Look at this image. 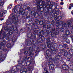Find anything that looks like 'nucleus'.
<instances>
[{
	"instance_id": "f257e3e1",
	"label": "nucleus",
	"mask_w": 73,
	"mask_h": 73,
	"mask_svg": "<svg viewBox=\"0 0 73 73\" xmlns=\"http://www.w3.org/2000/svg\"><path fill=\"white\" fill-rule=\"evenodd\" d=\"M37 5V7H35L33 8V11H35L36 12H39L40 13L41 15H45V13L43 11H44L45 13H46L47 16L48 17H50V16H52V14H53L55 13L56 11L54 10L53 11L52 10V7H53V4L50 5L49 6L47 7L45 6L44 7V5H43V6L42 5H38L36 4Z\"/></svg>"
},
{
	"instance_id": "f03ea898",
	"label": "nucleus",
	"mask_w": 73,
	"mask_h": 73,
	"mask_svg": "<svg viewBox=\"0 0 73 73\" xmlns=\"http://www.w3.org/2000/svg\"><path fill=\"white\" fill-rule=\"evenodd\" d=\"M33 36H35V35H33L32 36V37H31L30 38H29V39L30 40H28L27 41V46H31L32 45L33 48L31 49H29V56L30 57H32L33 55L32 53L33 52V54H35L36 56H37L38 54V53L40 52V48L39 47H36V50H34L33 48H36V45L35 44H36V45H37L38 43L37 42H35V41L34 40L35 39H36V38H34V37Z\"/></svg>"
},
{
	"instance_id": "7ed1b4c3",
	"label": "nucleus",
	"mask_w": 73,
	"mask_h": 73,
	"mask_svg": "<svg viewBox=\"0 0 73 73\" xmlns=\"http://www.w3.org/2000/svg\"><path fill=\"white\" fill-rule=\"evenodd\" d=\"M3 29H2L1 31H0V48H0L1 50H3V52H6L7 50L6 49H4L5 48V44H6V40L4 38L6 37V33L3 31ZM2 35L1 36V34ZM0 52H1L0 53V54H1L3 53V52L1 50H0Z\"/></svg>"
},
{
	"instance_id": "20e7f679",
	"label": "nucleus",
	"mask_w": 73,
	"mask_h": 73,
	"mask_svg": "<svg viewBox=\"0 0 73 73\" xmlns=\"http://www.w3.org/2000/svg\"><path fill=\"white\" fill-rule=\"evenodd\" d=\"M52 4H53V6H54V7H55V8L53 10L52 7V11H53V10L55 11V13H53V14H51L52 15L50 17H49L48 16V14L46 15V16L44 15V17H46V19H48V18H51L52 20V21H51V23L54 24V21H56V22H57V21H58V17H57L58 15H57V13L56 12H58L59 9L57 7L58 6L57 3H56L55 2H52Z\"/></svg>"
},
{
	"instance_id": "39448f33",
	"label": "nucleus",
	"mask_w": 73,
	"mask_h": 73,
	"mask_svg": "<svg viewBox=\"0 0 73 73\" xmlns=\"http://www.w3.org/2000/svg\"><path fill=\"white\" fill-rule=\"evenodd\" d=\"M19 9V13H17L18 12V11H17V10L16 9V8H13V9H12V11L14 13H16V15H13L12 16V17L13 20H16V19H17V20H18V17H19V16H20V15H22V13H23V8L21 7V6H20V5H19L18 7Z\"/></svg>"
},
{
	"instance_id": "423d86ee",
	"label": "nucleus",
	"mask_w": 73,
	"mask_h": 73,
	"mask_svg": "<svg viewBox=\"0 0 73 73\" xmlns=\"http://www.w3.org/2000/svg\"><path fill=\"white\" fill-rule=\"evenodd\" d=\"M59 24H60V25H62V27H65L66 28H70L71 29L72 28L73 26L70 22H68V23H65L63 22L62 21H58L56 22V27H58V25H59Z\"/></svg>"
},
{
	"instance_id": "0eeeda50",
	"label": "nucleus",
	"mask_w": 73,
	"mask_h": 73,
	"mask_svg": "<svg viewBox=\"0 0 73 73\" xmlns=\"http://www.w3.org/2000/svg\"><path fill=\"white\" fill-rule=\"evenodd\" d=\"M52 55H51V56L49 57L50 58L49 59V60L51 62H55L57 61V60L58 61H61L62 60V58L61 57L62 56V54L61 52H58L57 55H56L55 57L53 58V59L51 57Z\"/></svg>"
},
{
	"instance_id": "6e6552de",
	"label": "nucleus",
	"mask_w": 73,
	"mask_h": 73,
	"mask_svg": "<svg viewBox=\"0 0 73 73\" xmlns=\"http://www.w3.org/2000/svg\"><path fill=\"white\" fill-rule=\"evenodd\" d=\"M4 29L6 32H8V34L9 35H12L13 34V33L12 31L14 30V27L12 24H8L7 26H6L5 27Z\"/></svg>"
},
{
	"instance_id": "1a4fd4ad",
	"label": "nucleus",
	"mask_w": 73,
	"mask_h": 73,
	"mask_svg": "<svg viewBox=\"0 0 73 73\" xmlns=\"http://www.w3.org/2000/svg\"><path fill=\"white\" fill-rule=\"evenodd\" d=\"M50 48H51L50 49L47 50H46V54H44L45 58L46 60L49 58L51 56V55L52 54V51L51 50H53L55 49V48L53 46H51Z\"/></svg>"
},
{
	"instance_id": "9d476101",
	"label": "nucleus",
	"mask_w": 73,
	"mask_h": 73,
	"mask_svg": "<svg viewBox=\"0 0 73 73\" xmlns=\"http://www.w3.org/2000/svg\"><path fill=\"white\" fill-rule=\"evenodd\" d=\"M35 60H34V61L32 62V63L30 61H28L26 64V65L27 66H29L30 65H31L32 66H31L27 68L28 69L29 71H30L31 73H32L33 70L35 69V67L34 66L35 64Z\"/></svg>"
},
{
	"instance_id": "9b49d317",
	"label": "nucleus",
	"mask_w": 73,
	"mask_h": 73,
	"mask_svg": "<svg viewBox=\"0 0 73 73\" xmlns=\"http://www.w3.org/2000/svg\"><path fill=\"white\" fill-rule=\"evenodd\" d=\"M56 31L55 32H50L49 33V36H51L52 37H54V36H59L60 35V31L59 28L58 27H56Z\"/></svg>"
},
{
	"instance_id": "f8f14e48",
	"label": "nucleus",
	"mask_w": 73,
	"mask_h": 73,
	"mask_svg": "<svg viewBox=\"0 0 73 73\" xmlns=\"http://www.w3.org/2000/svg\"><path fill=\"white\" fill-rule=\"evenodd\" d=\"M13 15V13H11L10 14L9 16V18H8L9 19V20L11 24H12V23H13L14 24H15V25H17L18 24L17 22L19 20V19H18V20H17V19L13 20V18H12V17H11V16H12V15Z\"/></svg>"
},
{
	"instance_id": "ddd939ff",
	"label": "nucleus",
	"mask_w": 73,
	"mask_h": 73,
	"mask_svg": "<svg viewBox=\"0 0 73 73\" xmlns=\"http://www.w3.org/2000/svg\"><path fill=\"white\" fill-rule=\"evenodd\" d=\"M45 31V30L43 29V30H41L40 32H38V31H37V32L35 33V34H33V35L35 36H33L34 38H36V37H38L39 36H41V35H44V32Z\"/></svg>"
},
{
	"instance_id": "4468645a",
	"label": "nucleus",
	"mask_w": 73,
	"mask_h": 73,
	"mask_svg": "<svg viewBox=\"0 0 73 73\" xmlns=\"http://www.w3.org/2000/svg\"><path fill=\"white\" fill-rule=\"evenodd\" d=\"M41 20H39L38 19H36L35 20V22L36 23V24L37 25H42L44 24V17L43 19H40Z\"/></svg>"
},
{
	"instance_id": "2eb2a0df",
	"label": "nucleus",
	"mask_w": 73,
	"mask_h": 73,
	"mask_svg": "<svg viewBox=\"0 0 73 73\" xmlns=\"http://www.w3.org/2000/svg\"><path fill=\"white\" fill-rule=\"evenodd\" d=\"M30 57H29L27 58V57H25V58H23V60L22 61H21V60H19L18 61V62H19V64L21 65H22L23 66H24V65H25V64L26 63V61L27 60H29Z\"/></svg>"
},
{
	"instance_id": "dca6fc26",
	"label": "nucleus",
	"mask_w": 73,
	"mask_h": 73,
	"mask_svg": "<svg viewBox=\"0 0 73 73\" xmlns=\"http://www.w3.org/2000/svg\"><path fill=\"white\" fill-rule=\"evenodd\" d=\"M33 31L34 33L30 32L27 34V37L28 38H31V37H32L33 35V34L35 35V33H36L37 31H38V30H37V29H36V28H34L33 29Z\"/></svg>"
},
{
	"instance_id": "f3484780",
	"label": "nucleus",
	"mask_w": 73,
	"mask_h": 73,
	"mask_svg": "<svg viewBox=\"0 0 73 73\" xmlns=\"http://www.w3.org/2000/svg\"><path fill=\"white\" fill-rule=\"evenodd\" d=\"M52 62H51L50 61L48 62V65L49 66V69L50 70H52V71L55 70V69H56V67L54 65L50 64L52 63Z\"/></svg>"
},
{
	"instance_id": "a211bd4d",
	"label": "nucleus",
	"mask_w": 73,
	"mask_h": 73,
	"mask_svg": "<svg viewBox=\"0 0 73 73\" xmlns=\"http://www.w3.org/2000/svg\"><path fill=\"white\" fill-rule=\"evenodd\" d=\"M60 52H58V53H61L62 54V55L64 54V56L66 57H67V56L69 55V51L67 50H65V49H63L61 50Z\"/></svg>"
},
{
	"instance_id": "6ab92c4d",
	"label": "nucleus",
	"mask_w": 73,
	"mask_h": 73,
	"mask_svg": "<svg viewBox=\"0 0 73 73\" xmlns=\"http://www.w3.org/2000/svg\"><path fill=\"white\" fill-rule=\"evenodd\" d=\"M34 16L35 18L39 17V19H43V14H41L40 13L36 11L35 13Z\"/></svg>"
},
{
	"instance_id": "aec40b11",
	"label": "nucleus",
	"mask_w": 73,
	"mask_h": 73,
	"mask_svg": "<svg viewBox=\"0 0 73 73\" xmlns=\"http://www.w3.org/2000/svg\"><path fill=\"white\" fill-rule=\"evenodd\" d=\"M46 26V31H48L49 30V29H51V28H53L54 26V24L52 23L50 25H47Z\"/></svg>"
},
{
	"instance_id": "412c9836",
	"label": "nucleus",
	"mask_w": 73,
	"mask_h": 73,
	"mask_svg": "<svg viewBox=\"0 0 73 73\" xmlns=\"http://www.w3.org/2000/svg\"><path fill=\"white\" fill-rule=\"evenodd\" d=\"M27 72L28 70L26 68H24L23 67L21 68L20 71V73H27Z\"/></svg>"
},
{
	"instance_id": "4be33fe9",
	"label": "nucleus",
	"mask_w": 73,
	"mask_h": 73,
	"mask_svg": "<svg viewBox=\"0 0 73 73\" xmlns=\"http://www.w3.org/2000/svg\"><path fill=\"white\" fill-rule=\"evenodd\" d=\"M63 39L64 40H65L67 44H70V40L69 39H68V36H63Z\"/></svg>"
},
{
	"instance_id": "5701e85b",
	"label": "nucleus",
	"mask_w": 73,
	"mask_h": 73,
	"mask_svg": "<svg viewBox=\"0 0 73 73\" xmlns=\"http://www.w3.org/2000/svg\"><path fill=\"white\" fill-rule=\"evenodd\" d=\"M5 56H4V54H3L0 56V62H3V61H4L5 60Z\"/></svg>"
},
{
	"instance_id": "b1692460",
	"label": "nucleus",
	"mask_w": 73,
	"mask_h": 73,
	"mask_svg": "<svg viewBox=\"0 0 73 73\" xmlns=\"http://www.w3.org/2000/svg\"><path fill=\"white\" fill-rule=\"evenodd\" d=\"M33 21H32V19H29V20L28 21V23H29V24H30V25H31V26H33V27H35L36 25V23H33Z\"/></svg>"
},
{
	"instance_id": "393cba45",
	"label": "nucleus",
	"mask_w": 73,
	"mask_h": 73,
	"mask_svg": "<svg viewBox=\"0 0 73 73\" xmlns=\"http://www.w3.org/2000/svg\"><path fill=\"white\" fill-rule=\"evenodd\" d=\"M65 34L64 36H68L70 34V31H69V30L68 29H67L65 31Z\"/></svg>"
},
{
	"instance_id": "a878e982",
	"label": "nucleus",
	"mask_w": 73,
	"mask_h": 73,
	"mask_svg": "<svg viewBox=\"0 0 73 73\" xmlns=\"http://www.w3.org/2000/svg\"><path fill=\"white\" fill-rule=\"evenodd\" d=\"M17 39V36H16V35H13L12 38V42H13L14 43V42H15Z\"/></svg>"
},
{
	"instance_id": "bb28decb",
	"label": "nucleus",
	"mask_w": 73,
	"mask_h": 73,
	"mask_svg": "<svg viewBox=\"0 0 73 73\" xmlns=\"http://www.w3.org/2000/svg\"><path fill=\"white\" fill-rule=\"evenodd\" d=\"M57 27H58L59 29L60 30V31L61 33H64L65 32V29L62 27H60V26L59 25H58V26H57Z\"/></svg>"
},
{
	"instance_id": "cd10ccee",
	"label": "nucleus",
	"mask_w": 73,
	"mask_h": 73,
	"mask_svg": "<svg viewBox=\"0 0 73 73\" xmlns=\"http://www.w3.org/2000/svg\"><path fill=\"white\" fill-rule=\"evenodd\" d=\"M26 9L27 10H28V11H29V12H29V13H30V14H31V15H32V13L33 12V11L30 10L31 9H30V7L28 6L27 7Z\"/></svg>"
},
{
	"instance_id": "c85d7f7f",
	"label": "nucleus",
	"mask_w": 73,
	"mask_h": 73,
	"mask_svg": "<svg viewBox=\"0 0 73 73\" xmlns=\"http://www.w3.org/2000/svg\"><path fill=\"white\" fill-rule=\"evenodd\" d=\"M47 46L48 48H50L52 46V44H53V42H50L48 43H46Z\"/></svg>"
},
{
	"instance_id": "c756f323",
	"label": "nucleus",
	"mask_w": 73,
	"mask_h": 73,
	"mask_svg": "<svg viewBox=\"0 0 73 73\" xmlns=\"http://www.w3.org/2000/svg\"><path fill=\"white\" fill-rule=\"evenodd\" d=\"M46 38V44H48V43H50V42H51V41H50V38Z\"/></svg>"
},
{
	"instance_id": "7c9ffc66",
	"label": "nucleus",
	"mask_w": 73,
	"mask_h": 73,
	"mask_svg": "<svg viewBox=\"0 0 73 73\" xmlns=\"http://www.w3.org/2000/svg\"><path fill=\"white\" fill-rule=\"evenodd\" d=\"M54 63L56 66V67H55V68H59V66H60V63H59V62H54Z\"/></svg>"
},
{
	"instance_id": "2f4dec72",
	"label": "nucleus",
	"mask_w": 73,
	"mask_h": 73,
	"mask_svg": "<svg viewBox=\"0 0 73 73\" xmlns=\"http://www.w3.org/2000/svg\"><path fill=\"white\" fill-rule=\"evenodd\" d=\"M40 3L42 4L43 3V1L42 0H37L36 2V4H37L39 5Z\"/></svg>"
},
{
	"instance_id": "473e14b6",
	"label": "nucleus",
	"mask_w": 73,
	"mask_h": 73,
	"mask_svg": "<svg viewBox=\"0 0 73 73\" xmlns=\"http://www.w3.org/2000/svg\"><path fill=\"white\" fill-rule=\"evenodd\" d=\"M51 31L50 32H55V31H56V27H54V26L53 27L51 28Z\"/></svg>"
},
{
	"instance_id": "72a5a7b5",
	"label": "nucleus",
	"mask_w": 73,
	"mask_h": 73,
	"mask_svg": "<svg viewBox=\"0 0 73 73\" xmlns=\"http://www.w3.org/2000/svg\"><path fill=\"white\" fill-rule=\"evenodd\" d=\"M14 31H15V33H16L17 34V35L18 36H20V34L19 32V31H18V29H16Z\"/></svg>"
},
{
	"instance_id": "f704fd0d",
	"label": "nucleus",
	"mask_w": 73,
	"mask_h": 73,
	"mask_svg": "<svg viewBox=\"0 0 73 73\" xmlns=\"http://www.w3.org/2000/svg\"><path fill=\"white\" fill-rule=\"evenodd\" d=\"M69 54V55H73V50L70 49L68 51Z\"/></svg>"
},
{
	"instance_id": "c9c22d12",
	"label": "nucleus",
	"mask_w": 73,
	"mask_h": 73,
	"mask_svg": "<svg viewBox=\"0 0 73 73\" xmlns=\"http://www.w3.org/2000/svg\"><path fill=\"white\" fill-rule=\"evenodd\" d=\"M50 32H49L46 31L44 33L43 35H44L45 37H47L48 36V35H49V33H50Z\"/></svg>"
},
{
	"instance_id": "e433bc0d",
	"label": "nucleus",
	"mask_w": 73,
	"mask_h": 73,
	"mask_svg": "<svg viewBox=\"0 0 73 73\" xmlns=\"http://www.w3.org/2000/svg\"><path fill=\"white\" fill-rule=\"evenodd\" d=\"M25 25L26 26V27L28 31H29L30 28H30L29 27V24H28V23H27L25 24Z\"/></svg>"
},
{
	"instance_id": "4c0bfd02",
	"label": "nucleus",
	"mask_w": 73,
	"mask_h": 73,
	"mask_svg": "<svg viewBox=\"0 0 73 73\" xmlns=\"http://www.w3.org/2000/svg\"><path fill=\"white\" fill-rule=\"evenodd\" d=\"M42 48L43 50H45V49H47L46 46L45 44H43V45H42Z\"/></svg>"
},
{
	"instance_id": "58836bf2",
	"label": "nucleus",
	"mask_w": 73,
	"mask_h": 73,
	"mask_svg": "<svg viewBox=\"0 0 73 73\" xmlns=\"http://www.w3.org/2000/svg\"><path fill=\"white\" fill-rule=\"evenodd\" d=\"M25 27H24L23 29H21L20 30V32L21 33H24L23 31H25Z\"/></svg>"
},
{
	"instance_id": "ea45409f",
	"label": "nucleus",
	"mask_w": 73,
	"mask_h": 73,
	"mask_svg": "<svg viewBox=\"0 0 73 73\" xmlns=\"http://www.w3.org/2000/svg\"><path fill=\"white\" fill-rule=\"evenodd\" d=\"M28 14V12L25 11L23 13H22V16H27Z\"/></svg>"
},
{
	"instance_id": "a19ab883",
	"label": "nucleus",
	"mask_w": 73,
	"mask_h": 73,
	"mask_svg": "<svg viewBox=\"0 0 73 73\" xmlns=\"http://www.w3.org/2000/svg\"><path fill=\"white\" fill-rule=\"evenodd\" d=\"M7 47L8 48H12V46L11 44L9 43L7 44Z\"/></svg>"
},
{
	"instance_id": "79ce46f5",
	"label": "nucleus",
	"mask_w": 73,
	"mask_h": 73,
	"mask_svg": "<svg viewBox=\"0 0 73 73\" xmlns=\"http://www.w3.org/2000/svg\"><path fill=\"white\" fill-rule=\"evenodd\" d=\"M73 7V4L71 3L70 4V6H69V7L68 8V9H69L70 10L72 9V8Z\"/></svg>"
},
{
	"instance_id": "37998d69",
	"label": "nucleus",
	"mask_w": 73,
	"mask_h": 73,
	"mask_svg": "<svg viewBox=\"0 0 73 73\" xmlns=\"http://www.w3.org/2000/svg\"><path fill=\"white\" fill-rule=\"evenodd\" d=\"M61 19H62L61 16H59L58 17V21H60L61 20Z\"/></svg>"
},
{
	"instance_id": "c03bdc74",
	"label": "nucleus",
	"mask_w": 73,
	"mask_h": 73,
	"mask_svg": "<svg viewBox=\"0 0 73 73\" xmlns=\"http://www.w3.org/2000/svg\"><path fill=\"white\" fill-rule=\"evenodd\" d=\"M43 29H44V30H45L46 31V25H43Z\"/></svg>"
},
{
	"instance_id": "a18cd8bd",
	"label": "nucleus",
	"mask_w": 73,
	"mask_h": 73,
	"mask_svg": "<svg viewBox=\"0 0 73 73\" xmlns=\"http://www.w3.org/2000/svg\"><path fill=\"white\" fill-rule=\"evenodd\" d=\"M63 48H66L68 47V45L66 44H64L63 45Z\"/></svg>"
},
{
	"instance_id": "49530a36",
	"label": "nucleus",
	"mask_w": 73,
	"mask_h": 73,
	"mask_svg": "<svg viewBox=\"0 0 73 73\" xmlns=\"http://www.w3.org/2000/svg\"><path fill=\"white\" fill-rule=\"evenodd\" d=\"M45 38H44V36H43V38H42V37L41 38V41H42V42H44V41H45Z\"/></svg>"
},
{
	"instance_id": "de8ad7c7",
	"label": "nucleus",
	"mask_w": 73,
	"mask_h": 73,
	"mask_svg": "<svg viewBox=\"0 0 73 73\" xmlns=\"http://www.w3.org/2000/svg\"><path fill=\"white\" fill-rule=\"evenodd\" d=\"M52 52L53 54H56V53H57V52L56 50H52Z\"/></svg>"
},
{
	"instance_id": "09e8293b",
	"label": "nucleus",
	"mask_w": 73,
	"mask_h": 73,
	"mask_svg": "<svg viewBox=\"0 0 73 73\" xmlns=\"http://www.w3.org/2000/svg\"><path fill=\"white\" fill-rule=\"evenodd\" d=\"M12 4H10V5L7 7V9H10V7H12Z\"/></svg>"
},
{
	"instance_id": "8fccbe9b",
	"label": "nucleus",
	"mask_w": 73,
	"mask_h": 73,
	"mask_svg": "<svg viewBox=\"0 0 73 73\" xmlns=\"http://www.w3.org/2000/svg\"><path fill=\"white\" fill-rule=\"evenodd\" d=\"M63 47V45H62V44H61L59 45L58 48L59 49H61V48H62Z\"/></svg>"
},
{
	"instance_id": "3c124183",
	"label": "nucleus",
	"mask_w": 73,
	"mask_h": 73,
	"mask_svg": "<svg viewBox=\"0 0 73 73\" xmlns=\"http://www.w3.org/2000/svg\"><path fill=\"white\" fill-rule=\"evenodd\" d=\"M2 13H4V14L5 15V14H7V11L6 10H5L4 12L2 11Z\"/></svg>"
},
{
	"instance_id": "603ef678",
	"label": "nucleus",
	"mask_w": 73,
	"mask_h": 73,
	"mask_svg": "<svg viewBox=\"0 0 73 73\" xmlns=\"http://www.w3.org/2000/svg\"><path fill=\"white\" fill-rule=\"evenodd\" d=\"M44 71H45L46 72L48 71V69L46 68V67L44 68Z\"/></svg>"
},
{
	"instance_id": "864d4df0",
	"label": "nucleus",
	"mask_w": 73,
	"mask_h": 73,
	"mask_svg": "<svg viewBox=\"0 0 73 73\" xmlns=\"http://www.w3.org/2000/svg\"><path fill=\"white\" fill-rule=\"evenodd\" d=\"M47 4H49V3H50V0H46Z\"/></svg>"
},
{
	"instance_id": "5fc2aeb1",
	"label": "nucleus",
	"mask_w": 73,
	"mask_h": 73,
	"mask_svg": "<svg viewBox=\"0 0 73 73\" xmlns=\"http://www.w3.org/2000/svg\"><path fill=\"white\" fill-rule=\"evenodd\" d=\"M30 17V16L28 14L26 16V19H29Z\"/></svg>"
},
{
	"instance_id": "6e6d98bb",
	"label": "nucleus",
	"mask_w": 73,
	"mask_h": 73,
	"mask_svg": "<svg viewBox=\"0 0 73 73\" xmlns=\"http://www.w3.org/2000/svg\"><path fill=\"white\" fill-rule=\"evenodd\" d=\"M28 53V51H25L24 52V54H27Z\"/></svg>"
},
{
	"instance_id": "4d7b16f0",
	"label": "nucleus",
	"mask_w": 73,
	"mask_h": 73,
	"mask_svg": "<svg viewBox=\"0 0 73 73\" xmlns=\"http://www.w3.org/2000/svg\"><path fill=\"white\" fill-rule=\"evenodd\" d=\"M67 61H70V58L67 57Z\"/></svg>"
},
{
	"instance_id": "13d9d810",
	"label": "nucleus",
	"mask_w": 73,
	"mask_h": 73,
	"mask_svg": "<svg viewBox=\"0 0 73 73\" xmlns=\"http://www.w3.org/2000/svg\"><path fill=\"white\" fill-rule=\"evenodd\" d=\"M60 5H64V2H61V3H60Z\"/></svg>"
},
{
	"instance_id": "bf43d9fd",
	"label": "nucleus",
	"mask_w": 73,
	"mask_h": 73,
	"mask_svg": "<svg viewBox=\"0 0 73 73\" xmlns=\"http://www.w3.org/2000/svg\"><path fill=\"white\" fill-rule=\"evenodd\" d=\"M55 50H56V52H58V50L57 49V48H56L55 49Z\"/></svg>"
},
{
	"instance_id": "052dcab7",
	"label": "nucleus",
	"mask_w": 73,
	"mask_h": 73,
	"mask_svg": "<svg viewBox=\"0 0 73 73\" xmlns=\"http://www.w3.org/2000/svg\"><path fill=\"white\" fill-rule=\"evenodd\" d=\"M3 4L2 3L0 4V7H3Z\"/></svg>"
},
{
	"instance_id": "680f3d73",
	"label": "nucleus",
	"mask_w": 73,
	"mask_h": 73,
	"mask_svg": "<svg viewBox=\"0 0 73 73\" xmlns=\"http://www.w3.org/2000/svg\"><path fill=\"white\" fill-rule=\"evenodd\" d=\"M71 38L72 40V42H73V36H71Z\"/></svg>"
},
{
	"instance_id": "e2e57ef3",
	"label": "nucleus",
	"mask_w": 73,
	"mask_h": 73,
	"mask_svg": "<svg viewBox=\"0 0 73 73\" xmlns=\"http://www.w3.org/2000/svg\"><path fill=\"white\" fill-rule=\"evenodd\" d=\"M0 20H1V21H3V20H4V18H1V19Z\"/></svg>"
},
{
	"instance_id": "0e129e2a",
	"label": "nucleus",
	"mask_w": 73,
	"mask_h": 73,
	"mask_svg": "<svg viewBox=\"0 0 73 73\" xmlns=\"http://www.w3.org/2000/svg\"><path fill=\"white\" fill-rule=\"evenodd\" d=\"M71 13V14H72V15H73V10L72 11Z\"/></svg>"
},
{
	"instance_id": "69168bd1",
	"label": "nucleus",
	"mask_w": 73,
	"mask_h": 73,
	"mask_svg": "<svg viewBox=\"0 0 73 73\" xmlns=\"http://www.w3.org/2000/svg\"><path fill=\"white\" fill-rule=\"evenodd\" d=\"M17 1V0H15V3H16Z\"/></svg>"
},
{
	"instance_id": "338daca9",
	"label": "nucleus",
	"mask_w": 73,
	"mask_h": 73,
	"mask_svg": "<svg viewBox=\"0 0 73 73\" xmlns=\"http://www.w3.org/2000/svg\"><path fill=\"white\" fill-rule=\"evenodd\" d=\"M46 73H49V72H48V71H46Z\"/></svg>"
},
{
	"instance_id": "774afa93",
	"label": "nucleus",
	"mask_w": 73,
	"mask_h": 73,
	"mask_svg": "<svg viewBox=\"0 0 73 73\" xmlns=\"http://www.w3.org/2000/svg\"><path fill=\"white\" fill-rule=\"evenodd\" d=\"M70 63H73V60H72V63L70 62Z\"/></svg>"
}]
</instances>
